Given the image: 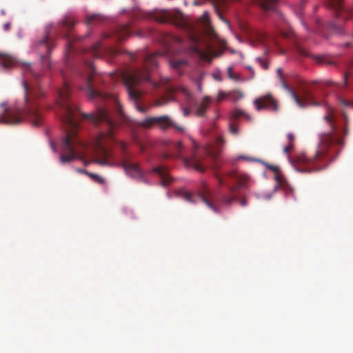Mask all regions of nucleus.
Here are the masks:
<instances>
[{
	"mask_svg": "<svg viewBox=\"0 0 353 353\" xmlns=\"http://www.w3.org/2000/svg\"><path fill=\"white\" fill-rule=\"evenodd\" d=\"M67 45H68V51L72 50V44H71V43H70V41L69 40L68 41ZM68 53H69V52H67V54H68Z\"/></svg>",
	"mask_w": 353,
	"mask_h": 353,
	"instance_id": "47",
	"label": "nucleus"
},
{
	"mask_svg": "<svg viewBox=\"0 0 353 353\" xmlns=\"http://www.w3.org/2000/svg\"><path fill=\"white\" fill-rule=\"evenodd\" d=\"M173 156L174 157L181 158L182 157V153L183 150V146L181 141H178L174 143L172 146Z\"/></svg>",
	"mask_w": 353,
	"mask_h": 353,
	"instance_id": "25",
	"label": "nucleus"
},
{
	"mask_svg": "<svg viewBox=\"0 0 353 353\" xmlns=\"http://www.w3.org/2000/svg\"><path fill=\"white\" fill-rule=\"evenodd\" d=\"M248 69L250 72L251 78H253L254 76V69L251 66L248 67Z\"/></svg>",
	"mask_w": 353,
	"mask_h": 353,
	"instance_id": "46",
	"label": "nucleus"
},
{
	"mask_svg": "<svg viewBox=\"0 0 353 353\" xmlns=\"http://www.w3.org/2000/svg\"><path fill=\"white\" fill-rule=\"evenodd\" d=\"M118 39L121 41L131 34V30L129 25L118 26L115 30Z\"/></svg>",
	"mask_w": 353,
	"mask_h": 353,
	"instance_id": "19",
	"label": "nucleus"
},
{
	"mask_svg": "<svg viewBox=\"0 0 353 353\" xmlns=\"http://www.w3.org/2000/svg\"><path fill=\"white\" fill-rule=\"evenodd\" d=\"M277 74L280 77V79H281V81L283 83V86L287 87V85H285V82L283 81V79L282 77V70H281V68H278L277 69Z\"/></svg>",
	"mask_w": 353,
	"mask_h": 353,
	"instance_id": "41",
	"label": "nucleus"
},
{
	"mask_svg": "<svg viewBox=\"0 0 353 353\" xmlns=\"http://www.w3.org/2000/svg\"><path fill=\"white\" fill-rule=\"evenodd\" d=\"M163 104H164V102H163V101H160V100H158V101H157V102H156V105H157V106H161V105H163Z\"/></svg>",
	"mask_w": 353,
	"mask_h": 353,
	"instance_id": "52",
	"label": "nucleus"
},
{
	"mask_svg": "<svg viewBox=\"0 0 353 353\" xmlns=\"http://www.w3.org/2000/svg\"><path fill=\"white\" fill-rule=\"evenodd\" d=\"M215 176L219 182V183L221 185H223V184H225V182H224V180L218 174H215Z\"/></svg>",
	"mask_w": 353,
	"mask_h": 353,
	"instance_id": "40",
	"label": "nucleus"
},
{
	"mask_svg": "<svg viewBox=\"0 0 353 353\" xmlns=\"http://www.w3.org/2000/svg\"><path fill=\"white\" fill-rule=\"evenodd\" d=\"M104 20V17L99 14H86L85 22L87 25H91L95 22H101Z\"/></svg>",
	"mask_w": 353,
	"mask_h": 353,
	"instance_id": "24",
	"label": "nucleus"
},
{
	"mask_svg": "<svg viewBox=\"0 0 353 353\" xmlns=\"http://www.w3.org/2000/svg\"><path fill=\"white\" fill-rule=\"evenodd\" d=\"M15 63V59L7 54H3L0 53V64L5 68H8L12 65H14Z\"/></svg>",
	"mask_w": 353,
	"mask_h": 353,
	"instance_id": "20",
	"label": "nucleus"
},
{
	"mask_svg": "<svg viewBox=\"0 0 353 353\" xmlns=\"http://www.w3.org/2000/svg\"><path fill=\"white\" fill-rule=\"evenodd\" d=\"M347 76H348V74H347V73H346V74L344 75V81H345V85H347Z\"/></svg>",
	"mask_w": 353,
	"mask_h": 353,
	"instance_id": "55",
	"label": "nucleus"
},
{
	"mask_svg": "<svg viewBox=\"0 0 353 353\" xmlns=\"http://www.w3.org/2000/svg\"><path fill=\"white\" fill-rule=\"evenodd\" d=\"M242 207H245L248 205V201L245 198H243L239 200Z\"/></svg>",
	"mask_w": 353,
	"mask_h": 353,
	"instance_id": "43",
	"label": "nucleus"
},
{
	"mask_svg": "<svg viewBox=\"0 0 353 353\" xmlns=\"http://www.w3.org/2000/svg\"><path fill=\"white\" fill-rule=\"evenodd\" d=\"M152 171L158 174L163 186H167L172 181V178L170 176L166 169L163 166L154 167Z\"/></svg>",
	"mask_w": 353,
	"mask_h": 353,
	"instance_id": "16",
	"label": "nucleus"
},
{
	"mask_svg": "<svg viewBox=\"0 0 353 353\" xmlns=\"http://www.w3.org/2000/svg\"><path fill=\"white\" fill-rule=\"evenodd\" d=\"M185 63H186V62L184 60H177V61H172L171 63V65L174 68L179 69L181 66L185 65Z\"/></svg>",
	"mask_w": 353,
	"mask_h": 353,
	"instance_id": "34",
	"label": "nucleus"
},
{
	"mask_svg": "<svg viewBox=\"0 0 353 353\" xmlns=\"http://www.w3.org/2000/svg\"><path fill=\"white\" fill-rule=\"evenodd\" d=\"M38 47L39 50L44 49L46 50L47 54L45 55H41V61L42 64L44 67H46L48 69L50 70L51 66V61L49 57V54L50 51L52 50L54 47L53 41L51 40L48 35L45 36L41 41L38 43Z\"/></svg>",
	"mask_w": 353,
	"mask_h": 353,
	"instance_id": "12",
	"label": "nucleus"
},
{
	"mask_svg": "<svg viewBox=\"0 0 353 353\" xmlns=\"http://www.w3.org/2000/svg\"><path fill=\"white\" fill-rule=\"evenodd\" d=\"M70 85L64 81L63 85L57 91V104L61 110V120L70 130H67L66 136L61 145L60 161L68 163L75 159L83 160L86 154L95 156L94 162L101 165L111 166L112 154L105 146L106 141L114 140V130L119 126L127 124L129 119L123 113L121 105L114 100L115 118H113L108 110L99 108L92 114H83L90 119L95 125H101L102 129L97 137L90 143L82 142L77 136L78 122L76 114L79 112L77 107H73L69 101Z\"/></svg>",
	"mask_w": 353,
	"mask_h": 353,
	"instance_id": "1",
	"label": "nucleus"
},
{
	"mask_svg": "<svg viewBox=\"0 0 353 353\" xmlns=\"http://www.w3.org/2000/svg\"><path fill=\"white\" fill-rule=\"evenodd\" d=\"M211 103L212 99L208 96H205L201 101L196 102L194 104L196 115L198 117H204Z\"/></svg>",
	"mask_w": 353,
	"mask_h": 353,
	"instance_id": "15",
	"label": "nucleus"
},
{
	"mask_svg": "<svg viewBox=\"0 0 353 353\" xmlns=\"http://www.w3.org/2000/svg\"><path fill=\"white\" fill-rule=\"evenodd\" d=\"M169 157H170V154H166V155L165 156V158H168Z\"/></svg>",
	"mask_w": 353,
	"mask_h": 353,
	"instance_id": "61",
	"label": "nucleus"
},
{
	"mask_svg": "<svg viewBox=\"0 0 353 353\" xmlns=\"http://www.w3.org/2000/svg\"><path fill=\"white\" fill-rule=\"evenodd\" d=\"M229 131L231 134L236 135L239 132V128L234 121L231 120L229 123Z\"/></svg>",
	"mask_w": 353,
	"mask_h": 353,
	"instance_id": "29",
	"label": "nucleus"
},
{
	"mask_svg": "<svg viewBox=\"0 0 353 353\" xmlns=\"http://www.w3.org/2000/svg\"><path fill=\"white\" fill-rule=\"evenodd\" d=\"M324 120L330 126V130L320 135V141L316 153L310 157L303 153L297 157L295 168L300 172H311L325 169L339 152V147L344 144L343 138L348 134L346 124L339 128L334 113L330 110L324 116Z\"/></svg>",
	"mask_w": 353,
	"mask_h": 353,
	"instance_id": "3",
	"label": "nucleus"
},
{
	"mask_svg": "<svg viewBox=\"0 0 353 353\" xmlns=\"http://www.w3.org/2000/svg\"><path fill=\"white\" fill-rule=\"evenodd\" d=\"M207 2V0H194L193 1V5L194 6H201Z\"/></svg>",
	"mask_w": 353,
	"mask_h": 353,
	"instance_id": "39",
	"label": "nucleus"
},
{
	"mask_svg": "<svg viewBox=\"0 0 353 353\" xmlns=\"http://www.w3.org/2000/svg\"><path fill=\"white\" fill-rule=\"evenodd\" d=\"M172 39H174L176 42L177 43H181L182 41L181 39L179 38V37H171Z\"/></svg>",
	"mask_w": 353,
	"mask_h": 353,
	"instance_id": "51",
	"label": "nucleus"
},
{
	"mask_svg": "<svg viewBox=\"0 0 353 353\" xmlns=\"http://www.w3.org/2000/svg\"><path fill=\"white\" fill-rule=\"evenodd\" d=\"M260 7L265 10H272L278 2V0H253Z\"/></svg>",
	"mask_w": 353,
	"mask_h": 353,
	"instance_id": "21",
	"label": "nucleus"
},
{
	"mask_svg": "<svg viewBox=\"0 0 353 353\" xmlns=\"http://www.w3.org/2000/svg\"><path fill=\"white\" fill-rule=\"evenodd\" d=\"M183 114H184L185 116H188V110H184Z\"/></svg>",
	"mask_w": 353,
	"mask_h": 353,
	"instance_id": "56",
	"label": "nucleus"
},
{
	"mask_svg": "<svg viewBox=\"0 0 353 353\" xmlns=\"http://www.w3.org/2000/svg\"><path fill=\"white\" fill-rule=\"evenodd\" d=\"M87 77L85 85L86 94L89 100L104 99L108 94L99 90V87L93 82L96 71L94 65L90 62L86 63Z\"/></svg>",
	"mask_w": 353,
	"mask_h": 353,
	"instance_id": "7",
	"label": "nucleus"
},
{
	"mask_svg": "<svg viewBox=\"0 0 353 353\" xmlns=\"http://www.w3.org/2000/svg\"><path fill=\"white\" fill-rule=\"evenodd\" d=\"M256 61L264 70H267L269 68L268 62L265 59L258 57L256 58Z\"/></svg>",
	"mask_w": 353,
	"mask_h": 353,
	"instance_id": "33",
	"label": "nucleus"
},
{
	"mask_svg": "<svg viewBox=\"0 0 353 353\" xmlns=\"http://www.w3.org/2000/svg\"><path fill=\"white\" fill-rule=\"evenodd\" d=\"M326 83L327 85H331L333 83L331 81H327Z\"/></svg>",
	"mask_w": 353,
	"mask_h": 353,
	"instance_id": "58",
	"label": "nucleus"
},
{
	"mask_svg": "<svg viewBox=\"0 0 353 353\" xmlns=\"http://www.w3.org/2000/svg\"><path fill=\"white\" fill-rule=\"evenodd\" d=\"M181 197L190 203H195V201L194 199L192 194L188 191L183 190L181 192Z\"/></svg>",
	"mask_w": 353,
	"mask_h": 353,
	"instance_id": "28",
	"label": "nucleus"
},
{
	"mask_svg": "<svg viewBox=\"0 0 353 353\" xmlns=\"http://www.w3.org/2000/svg\"><path fill=\"white\" fill-rule=\"evenodd\" d=\"M77 23L75 19L72 16H65L60 21V24L63 28L67 29L72 28Z\"/></svg>",
	"mask_w": 353,
	"mask_h": 353,
	"instance_id": "23",
	"label": "nucleus"
},
{
	"mask_svg": "<svg viewBox=\"0 0 353 353\" xmlns=\"http://www.w3.org/2000/svg\"><path fill=\"white\" fill-rule=\"evenodd\" d=\"M23 75L25 80L23 82L24 88V102L19 107H8L6 102L0 106V124L15 125L21 123L23 119L28 118L34 126H40L43 122L42 114L39 110L40 100L44 96V92L39 85L30 83L29 79L36 82L41 77V72L33 68L30 63L21 65Z\"/></svg>",
	"mask_w": 353,
	"mask_h": 353,
	"instance_id": "2",
	"label": "nucleus"
},
{
	"mask_svg": "<svg viewBox=\"0 0 353 353\" xmlns=\"http://www.w3.org/2000/svg\"><path fill=\"white\" fill-rule=\"evenodd\" d=\"M241 117H245L248 120H251V117L250 116H249L248 114H247L245 112H244L243 110H239V109H236V110H234L232 112V119L233 120H236L238 119L239 118H240Z\"/></svg>",
	"mask_w": 353,
	"mask_h": 353,
	"instance_id": "27",
	"label": "nucleus"
},
{
	"mask_svg": "<svg viewBox=\"0 0 353 353\" xmlns=\"http://www.w3.org/2000/svg\"><path fill=\"white\" fill-rule=\"evenodd\" d=\"M226 97V94L223 92H220L219 93V95H218V97H217V101H222L225 97Z\"/></svg>",
	"mask_w": 353,
	"mask_h": 353,
	"instance_id": "42",
	"label": "nucleus"
},
{
	"mask_svg": "<svg viewBox=\"0 0 353 353\" xmlns=\"http://www.w3.org/2000/svg\"><path fill=\"white\" fill-rule=\"evenodd\" d=\"M291 94L297 103V105L300 108H304L307 106V105H316L317 103H314L313 102V96L312 94L308 91H305L303 94L302 99L300 98L294 91L291 90Z\"/></svg>",
	"mask_w": 353,
	"mask_h": 353,
	"instance_id": "14",
	"label": "nucleus"
},
{
	"mask_svg": "<svg viewBox=\"0 0 353 353\" xmlns=\"http://www.w3.org/2000/svg\"><path fill=\"white\" fill-rule=\"evenodd\" d=\"M212 192L208 188L207 184L205 182L202 183L201 188L198 192V197L210 209L214 212L218 213L219 210L215 207L211 201Z\"/></svg>",
	"mask_w": 353,
	"mask_h": 353,
	"instance_id": "13",
	"label": "nucleus"
},
{
	"mask_svg": "<svg viewBox=\"0 0 353 353\" xmlns=\"http://www.w3.org/2000/svg\"><path fill=\"white\" fill-rule=\"evenodd\" d=\"M192 163L194 168L199 172H203L205 170V168L203 165V164H201L197 160H193Z\"/></svg>",
	"mask_w": 353,
	"mask_h": 353,
	"instance_id": "31",
	"label": "nucleus"
},
{
	"mask_svg": "<svg viewBox=\"0 0 353 353\" xmlns=\"http://www.w3.org/2000/svg\"><path fill=\"white\" fill-rule=\"evenodd\" d=\"M201 21L203 25L205 27L210 26V18L208 12H204L202 16L201 17Z\"/></svg>",
	"mask_w": 353,
	"mask_h": 353,
	"instance_id": "32",
	"label": "nucleus"
},
{
	"mask_svg": "<svg viewBox=\"0 0 353 353\" xmlns=\"http://www.w3.org/2000/svg\"><path fill=\"white\" fill-rule=\"evenodd\" d=\"M163 54L159 52L147 54L143 67L130 69L121 74L123 83L130 99L137 102L141 99L142 92L138 88L139 85L143 82L150 80L149 70L157 66V57Z\"/></svg>",
	"mask_w": 353,
	"mask_h": 353,
	"instance_id": "4",
	"label": "nucleus"
},
{
	"mask_svg": "<svg viewBox=\"0 0 353 353\" xmlns=\"http://www.w3.org/2000/svg\"><path fill=\"white\" fill-rule=\"evenodd\" d=\"M212 6L216 12L219 17L225 21L226 23L229 24V21L225 19L223 17L222 12L226 10L228 7V1L227 0H212Z\"/></svg>",
	"mask_w": 353,
	"mask_h": 353,
	"instance_id": "18",
	"label": "nucleus"
},
{
	"mask_svg": "<svg viewBox=\"0 0 353 353\" xmlns=\"http://www.w3.org/2000/svg\"><path fill=\"white\" fill-rule=\"evenodd\" d=\"M139 125L145 128H150L153 125H157L162 130H165L174 125V122L168 116L164 115L147 118L141 121Z\"/></svg>",
	"mask_w": 353,
	"mask_h": 353,
	"instance_id": "9",
	"label": "nucleus"
},
{
	"mask_svg": "<svg viewBox=\"0 0 353 353\" xmlns=\"http://www.w3.org/2000/svg\"><path fill=\"white\" fill-rule=\"evenodd\" d=\"M225 143V140L222 137H219L216 141V150L215 151L208 150V153L210 156H211L213 159H216L219 153L221 152V146Z\"/></svg>",
	"mask_w": 353,
	"mask_h": 353,
	"instance_id": "22",
	"label": "nucleus"
},
{
	"mask_svg": "<svg viewBox=\"0 0 353 353\" xmlns=\"http://www.w3.org/2000/svg\"><path fill=\"white\" fill-rule=\"evenodd\" d=\"M228 75L231 79L234 81H239L240 79L239 74L233 73L232 68L231 67L228 68Z\"/></svg>",
	"mask_w": 353,
	"mask_h": 353,
	"instance_id": "35",
	"label": "nucleus"
},
{
	"mask_svg": "<svg viewBox=\"0 0 353 353\" xmlns=\"http://www.w3.org/2000/svg\"><path fill=\"white\" fill-rule=\"evenodd\" d=\"M77 171L80 173H84L87 175H88V173H89L88 171H86L85 170H83V169H77Z\"/></svg>",
	"mask_w": 353,
	"mask_h": 353,
	"instance_id": "49",
	"label": "nucleus"
},
{
	"mask_svg": "<svg viewBox=\"0 0 353 353\" xmlns=\"http://www.w3.org/2000/svg\"><path fill=\"white\" fill-rule=\"evenodd\" d=\"M10 26H11L10 23V22H6V23H5L3 24V30H4L5 31H9V30H10Z\"/></svg>",
	"mask_w": 353,
	"mask_h": 353,
	"instance_id": "44",
	"label": "nucleus"
},
{
	"mask_svg": "<svg viewBox=\"0 0 353 353\" xmlns=\"http://www.w3.org/2000/svg\"><path fill=\"white\" fill-rule=\"evenodd\" d=\"M171 127L174 128V129H176L179 132H184V128L182 125H176L174 123V125H171Z\"/></svg>",
	"mask_w": 353,
	"mask_h": 353,
	"instance_id": "38",
	"label": "nucleus"
},
{
	"mask_svg": "<svg viewBox=\"0 0 353 353\" xmlns=\"http://www.w3.org/2000/svg\"><path fill=\"white\" fill-rule=\"evenodd\" d=\"M228 177L234 179L236 181V184L235 185H229L228 188L232 194L231 195H223L221 196V201L223 204L229 205L232 203L234 201H237L238 198L235 194L236 192L243 188L245 186V183L248 179V176L245 175L241 176L236 171H231L227 174Z\"/></svg>",
	"mask_w": 353,
	"mask_h": 353,
	"instance_id": "8",
	"label": "nucleus"
},
{
	"mask_svg": "<svg viewBox=\"0 0 353 353\" xmlns=\"http://www.w3.org/2000/svg\"><path fill=\"white\" fill-rule=\"evenodd\" d=\"M194 51L201 57L204 55L203 53L196 47L194 48Z\"/></svg>",
	"mask_w": 353,
	"mask_h": 353,
	"instance_id": "48",
	"label": "nucleus"
},
{
	"mask_svg": "<svg viewBox=\"0 0 353 353\" xmlns=\"http://www.w3.org/2000/svg\"><path fill=\"white\" fill-rule=\"evenodd\" d=\"M269 168H270V170H272L274 172H279V167L275 166V165H270Z\"/></svg>",
	"mask_w": 353,
	"mask_h": 353,
	"instance_id": "45",
	"label": "nucleus"
},
{
	"mask_svg": "<svg viewBox=\"0 0 353 353\" xmlns=\"http://www.w3.org/2000/svg\"><path fill=\"white\" fill-rule=\"evenodd\" d=\"M327 6L336 12L337 17L347 20L353 17V9L346 7L343 0H327Z\"/></svg>",
	"mask_w": 353,
	"mask_h": 353,
	"instance_id": "10",
	"label": "nucleus"
},
{
	"mask_svg": "<svg viewBox=\"0 0 353 353\" xmlns=\"http://www.w3.org/2000/svg\"><path fill=\"white\" fill-rule=\"evenodd\" d=\"M281 34L282 36L285 38L293 39L295 40L297 50L300 54L304 57L309 55V53L301 46L299 39L297 38L296 35L291 28H289V29L286 31H282Z\"/></svg>",
	"mask_w": 353,
	"mask_h": 353,
	"instance_id": "17",
	"label": "nucleus"
},
{
	"mask_svg": "<svg viewBox=\"0 0 353 353\" xmlns=\"http://www.w3.org/2000/svg\"><path fill=\"white\" fill-rule=\"evenodd\" d=\"M214 169H216V170L218 169V166L216 165V164L214 165Z\"/></svg>",
	"mask_w": 353,
	"mask_h": 353,
	"instance_id": "60",
	"label": "nucleus"
},
{
	"mask_svg": "<svg viewBox=\"0 0 353 353\" xmlns=\"http://www.w3.org/2000/svg\"><path fill=\"white\" fill-rule=\"evenodd\" d=\"M288 143H292L294 145L295 137L292 133H288L287 135Z\"/></svg>",
	"mask_w": 353,
	"mask_h": 353,
	"instance_id": "37",
	"label": "nucleus"
},
{
	"mask_svg": "<svg viewBox=\"0 0 353 353\" xmlns=\"http://www.w3.org/2000/svg\"><path fill=\"white\" fill-rule=\"evenodd\" d=\"M137 108L139 112H145V110L143 108H142V107H141L139 105H137Z\"/></svg>",
	"mask_w": 353,
	"mask_h": 353,
	"instance_id": "50",
	"label": "nucleus"
},
{
	"mask_svg": "<svg viewBox=\"0 0 353 353\" xmlns=\"http://www.w3.org/2000/svg\"><path fill=\"white\" fill-rule=\"evenodd\" d=\"M341 103H342L343 105H345V106L349 105V103H348L347 101L344 100V99H342V100L341 101Z\"/></svg>",
	"mask_w": 353,
	"mask_h": 353,
	"instance_id": "53",
	"label": "nucleus"
},
{
	"mask_svg": "<svg viewBox=\"0 0 353 353\" xmlns=\"http://www.w3.org/2000/svg\"><path fill=\"white\" fill-rule=\"evenodd\" d=\"M119 147L121 152L119 165L124 169L125 173L128 176L137 179V181H144V172L140 168L139 163L132 162V156L131 154L127 151L126 144L123 141H120L119 143Z\"/></svg>",
	"mask_w": 353,
	"mask_h": 353,
	"instance_id": "6",
	"label": "nucleus"
},
{
	"mask_svg": "<svg viewBox=\"0 0 353 353\" xmlns=\"http://www.w3.org/2000/svg\"><path fill=\"white\" fill-rule=\"evenodd\" d=\"M254 103L257 110L268 108L276 112L279 110L278 102L270 94H268L255 99Z\"/></svg>",
	"mask_w": 353,
	"mask_h": 353,
	"instance_id": "11",
	"label": "nucleus"
},
{
	"mask_svg": "<svg viewBox=\"0 0 353 353\" xmlns=\"http://www.w3.org/2000/svg\"><path fill=\"white\" fill-rule=\"evenodd\" d=\"M198 88H199V90H201V84H199V85H198Z\"/></svg>",
	"mask_w": 353,
	"mask_h": 353,
	"instance_id": "59",
	"label": "nucleus"
},
{
	"mask_svg": "<svg viewBox=\"0 0 353 353\" xmlns=\"http://www.w3.org/2000/svg\"><path fill=\"white\" fill-rule=\"evenodd\" d=\"M165 45L167 46L168 48H169V45L170 44L168 43V42L167 41H165Z\"/></svg>",
	"mask_w": 353,
	"mask_h": 353,
	"instance_id": "57",
	"label": "nucleus"
},
{
	"mask_svg": "<svg viewBox=\"0 0 353 353\" xmlns=\"http://www.w3.org/2000/svg\"><path fill=\"white\" fill-rule=\"evenodd\" d=\"M101 42H97L88 50L89 53L94 57L98 58L101 56Z\"/></svg>",
	"mask_w": 353,
	"mask_h": 353,
	"instance_id": "26",
	"label": "nucleus"
},
{
	"mask_svg": "<svg viewBox=\"0 0 353 353\" xmlns=\"http://www.w3.org/2000/svg\"><path fill=\"white\" fill-rule=\"evenodd\" d=\"M88 176H89L94 181L102 184L104 183L105 180L103 178L100 176L99 175L94 173H88Z\"/></svg>",
	"mask_w": 353,
	"mask_h": 353,
	"instance_id": "30",
	"label": "nucleus"
},
{
	"mask_svg": "<svg viewBox=\"0 0 353 353\" xmlns=\"http://www.w3.org/2000/svg\"><path fill=\"white\" fill-rule=\"evenodd\" d=\"M294 149V145L292 143H288L286 146L283 148V152L288 154Z\"/></svg>",
	"mask_w": 353,
	"mask_h": 353,
	"instance_id": "36",
	"label": "nucleus"
},
{
	"mask_svg": "<svg viewBox=\"0 0 353 353\" xmlns=\"http://www.w3.org/2000/svg\"><path fill=\"white\" fill-rule=\"evenodd\" d=\"M323 59H324V58H323V57H317V60H318V61H319V63H323Z\"/></svg>",
	"mask_w": 353,
	"mask_h": 353,
	"instance_id": "54",
	"label": "nucleus"
},
{
	"mask_svg": "<svg viewBox=\"0 0 353 353\" xmlns=\"http://www.w3.org/2000/svg\"><path fill=\"white\" fill-rule=\"evenodd\" d=\"M154 18L159 22L163 23H170L179 28L185 29L189 32L190 37L194 42L196 43L199 41V37L193 32L192 28L189 26L181 12L162 10L157 12L154 15Z\"/></svg>",
	"mask_w": 353,
	"mask_h": 353,
	"instance_id": "5",
	"label": "nucleus"
}]
</instances>
